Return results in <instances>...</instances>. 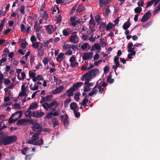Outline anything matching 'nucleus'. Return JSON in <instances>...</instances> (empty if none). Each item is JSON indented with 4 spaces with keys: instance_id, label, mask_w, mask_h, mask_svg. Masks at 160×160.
I'll return each mask as SVG.
<instances>
[{
    "instance_id": "f257e3e1",
    "label": "nucleus",
    "mask_w": 160,
    "mask_h": 160,
    "mask_svg": "<svg viewBox=\"0 0 160 160\" xmlns=\"http://www.w3.org/2000/svg\"><path fill=\"white\" fill-rule=\"evenodd\" d=\"M17 139V137L15 136H7L4 135V133L0 132V144L1 145L12 144L16 141Z\"/></svg>"
},
{
    "instance_id": "f03ea898",
    "label": "nucleus",
    "mask_w": 160,
    "mask_h": 160,
    "mask_svg": "<svg viewBox=\"0 0 160 160\" xmlns=\"http://www.w3.org/2000/svg\"><path fill=\"white\" fill-rule=\"evenodd\" d=\"M22 112L21 111H17L13 114L9 118L8 123L11 124L14 122L18 119L21 118L22 116Z\"/></svg>"
},
{
    "instance_id": "7ed1b4c3",
    "label": "nucleus",
    "mask_w": 160,
    "mask_h": 160,
    "mask_svg": "<svg viewBox=\"0 0 160 160\" xmlns=\"http://www.w3.org/2000/svg\"><path fill=\"white\" fill-rule=\"evenodd\" d=\"M122 53V52L120 50H118L117 52V56H115L114 58L113 61L115 65H113L112 68L113 69L115 70V72H116V69L118 68L120 65L119 62L118 61L119 59L118 57L120 56L121 55Z\"/></svg>"
},
{
    "instance_id": "20e7f679",
    "label": "nucleus",
    "mask_w": 160,
    "mask_h": 160,
    "mask_svg": "<svg viewBox=\"0 0 160 160\" xmlns=\"http://www.w3.org/2000/svg\"><path fill=\"white\" fill-rule=\"evenodd\" d=\"M91 74L89 73L88 72L82 75L81 78V79L82 80H85L86 81L84 82V85L87 84L90 80L92 79V77H91Z\"/></svg>"
},
{
    "instance_id": "39448f33",
    "label": "nucleus",
    "mask_w": 160,
    "mask_h": 160,
    "mask_svg": "<svg viewBox=\"0 0 160 160\" xmlns=\"http://www.w3.org/2000/svg\"><path fill=\"white\" fill-rule=\"evenodd\" d=\"M93 57L92 52H84L83 53L82 58L83 60H86L89 59H91Z\"/></svg>"
},
{
    "instance_id": "423d86ee",
    "label": "nucleus",
    "mask_w": 160,
    "mask_h": 160,
    "mask_svg": "<svg viewBox=\"0 0 160 160\" xmlns=\"http://www.w3.org/2000/svg\"><path fill=\"white\" fill-rule=\"evenodd\" d=\"M151 16V13L148 12L144 14L140 21L142 22H145L149 19Z\"/></svg>"
},
{
    "instance_id": "0eeeda50",
    "label": "nucleus",
    "mask_w": 160,
    "mask_h": 160,
    "mask_svg": "<svg viewBox=\"0 0 160 160\" xmlns=\"http://www.w3.org/2000/svg\"><path fill=\"white\" fill-rule=\"evenodd\" d=\"M42 126L40 125V124L38 122L37 120L35 121V123L31 127L32 130L34 132L36 131V130L39 129L40 130L42 129Z\"/></svg>"
},
{
    "instance_id": "6e6552de",
    "label": "nucleus",
    "mask_w": 160,
    "mask_h": 160,
    "mask_svg": "<svg viewBox=\"0 0 160 160\" xmlns=\"http://www.w3.org/2000/svg\"><path fill=\"white\" fill-rule=\"evenodd\" d=\"M64 87L61 85L52 91V93L54 95L57 94L61 92L63 90Z\"/></svg>"
},
{
    "instance_id": "1a4fd4ad",
    "label": "nucleus",
    "mask_w": 160,
    "mask_h": 160,
    "mask_svg": "<svg viewBox=\"0 0 160 160\" xmlns=\"http://www.w3.org/2000/svg\"><path fill=\"white\" fill-rule=\"evenodd\" d=\"M46 30L48 33L49 34H52V32L54 31V27L52 25H48L45 26Z\"/></svg>"
},
{
    "instance_id": "9d476101",
    "label": "nucleus",
    "mask_w": 160,
    "mask_h": 160,
    "mask_svg": "<svg viewBox=\"0 0 160 160\" xmlns=\"http://www.w3.org/2000/svg\"><path fill=\"white\" fill-rule=\"evenodd\" d=\"M83 84L82 82H77L76 83L73 84V85L71 87L72 88V89H73V90L75 91L80 88Z\"/></svg>"
},
{
    "instance_id": "9b49d317",
    "label": "nucleus",
    "mask_w": 160,
    "mask_h": 160,
    "mask_svg": "<svg viewBox=\"0 0 160 160\" xmlns=\"http://www.w3.org/2000/svg\"><path fill=\"white\" fill-rule=\"evenodd\" d=\"M70 108L73 111H78V108L77 104L75 102H71L70 105Z\"/></svg>"
},
{
    "instance_id": "f8f14e48",
    "label": "nucleus",
    "mask_w": 160,
    "mask_h": 160,
    "mask_svg": "<svg viewBox=\"0 0 160 160\" xmlns=\"http://www.w3.org/2000/svg\"><path fill=\"white\" fill-rule=\"evenodd\" d=\"M88 72L89 73L91 74V77L92 78L93 77H95L97 74H98L99 72V70L98 68H94L89 71Z\"/></svg>"
},
{
    "instance_id": "ddd939ff",
    "label": "nucleus",
    "mask_w": 160,
    "mask_h": 160,
    "mask_svg": "<svg viewBox=\"0 0 160 160\" xmlns=\"http://www.w3.org/2000/svg\"><path fill=\"white\" fill-rule=\"evenodd\" d=\"M72 88L71 87L69 89L67 90L63 95L64 96L66 94L67 96L69 97L72 96L73 95V92H75V91L73 89H72Z\"/></svg>"
},
{
    "instance_id": "4468645a",
    "label": "nucleus",
    "mask_w": 160,
    "mask_h": 160,
    "mask_svg": "<svg viewBox=\"0 0 160 160\" xmlns=\"http://www.w3.org/2000/svg\"><path fill=\"white\" fill-rule=\"evenodd\" d=\"M44 113L43 112H39L38 111L33 112L32 116L36 118H39L42 117Z\"/></svg>"
},
{
    "instance_id": "2eb2a0df",
    "label": "nucleus",
    "mask_w": 160,
    "mask_h": 160,
    "mask_svg": "<svg viewBox=\"0 0 160 160\" xmlns=\"http://www.w3.org/2000/svg\"><path fill=\"white\" fill-rule=\"evenodd\" d=\"M38 107V105L36 102L32 103L29 106L28 109L33 110L36 109Z\"/></svg>"
},
{
    "instance_id": "dca6fc26",
    "label": "nucleus",
    "mask_w": 160,
    "mask_h": 160,
    "mask_svg": "<svg viewBox=\"0 0 160 160\" xmlns=\"http://www.w3.org/2000/svg\"><path fill=\"white\" fill-rule=\"evenodd\" d=\"M64 56V54L63 52L60 53L56 58V60L58 62H61Z\"/></svg>"
},
{
    "instance_id": "f3484780",
    "label": "nucleus",
    "mask_w": 160,
    "mask_h": 160,
    "mask_svg": "<svg viewBox=\"0 0 160 160\" xmlns=\"http://www.w3.org/2000/svg\"><path fill=\"white\" fill-rule=\"evenodd\" d=\"M100 49V46L98 43H95L94 45L92 47L91 51H92L96 50H99Z\"/></svg>"
},
{
    "instance_id": "a211bd4d",
    "label": "nucleus",
    "mask_w": 160,
    "mask_h": 160,
    "mask_svg": "<svg viewBox=\"0 0 160 160\" xmlns=\"http://www.w3.org/2000/svg\"><path fill=\"white\" fill-rule=\"evenodd\" d=\"M43 143L44 141L43 139L41 138L40 139L35 142L34 143V145H35L41 146L43 144Z\"/></svg>"
},
{
    "instance_id": "6ab92c4d",
    "label": "nucleus",
    "mask_w": 160,
    "mask_h": 160,
    "mask_svg": "<svg viewBox=\"0 0 160 160\" xmlns=\"http://www.w3.org/2000/svg\"><path fill=\"white\" fill-rule=\"evenodd\" d=\"M84 10V7L82 5H80L76 9V12H78L80 13L82 12Z\"/></svg>"
},
{
    "instance_id": "aec40b11",
    "label": "nucleus",
    "mask_w": 160,
    "mask_h": 160,
    "mask_svg": "<svg viewBox=\"0 0 160 160\" xmlns=\"http://www.w3.org/2000/svg\"><path fill=\"white\" fill-rule=\"evenodd\" d=\"M30 109H27V110L25 112V115L26 117L31 118L32 115V113L31 111H29Z\"/></svg>"
},
{
    "instance_id": "412c9836",
    "label": "nucleus",
    "mask_w": 160,
    "mask_h": 160,
    "mask_svg": "<svg viewBox=\"0 0 160 160\" xmlns=\"http://www.w3.org/2000/svg\"><path fill=\"white\" fill-rule=\"evenodd\" d=\"M131 23L129 22H125L123 25V28L125 30H127L130 26Z\"/></svg>"
},
{
    "instance_id": "4be33fe9",
    "label": "nucleus",
    "mask_w": 160,
    "mask_h": 160,
    "mask_svg": "<svg viewBox=\"0 0 160 160\" xmlns=\"http://www.w3.org/2000/svg\"><path fill=\"white\" fill-rule=\"evenodd\" d=\"M24 123H26V119H21L18 121L17 124L18 125H22Z\"/></svg>"
},
{
    "instance_id": "5701e85b",
    "label": "nucleus",
    "mask_w": 160,
    "mask_h": 160,
    "mask_svg": "<svg viewBox=\"0 0 160 160\" xmlns=\"http://www.w3.org/2000/svg\"><path fill=\"white\" fill-rule=\"evenodd\" d=\"M55 105H56V107H57L58 106L57 102L55 100H53L52 102L50 103L49 104H48V108H49V109H51Z\"/></svg>"
},
{
    "instance_id": "b1692460",
    "label": "nucleus",
    "mask_w": 160,
    "mask_h": 160,
    "mask_svg": "<svg viewBox=\"0 0 160 160\" xmlns=\"http://www.w3.org/2000/svg\"><path fill=\"white\" fill-rule=\"evenodd\" d=\"M41 28V27L39 24L37 23H35L34 25V28L35 29V30H36L37 32H39L40 31Z\"/></svg>"
},
{
    "instance_id": "393cba45",
    "label": "nucleus",
    "mask_w": 160,
    "mask_h": 160,
    "mask_svg": "<svg viewBox=\"0 0 160 160\" xmlns=\"http://www.w3.org/2000/svg\"><path fill=\"white\" fill-rule=\"evenodd\" d=\"M112 26H114L113 23L111 22H109L106 26V30L107 31H109L112 28Z\"/></svg>"
},
{
    "instance_id": "a878e982",
    "label": "nucleus",
    "mask_w": 160,
    "mask_h": 160,
    "mask_svg": "<svg viewBox=\"0 0 160 160\" xmlns=\"http://www.w3.org/2000/svg\"><path fill=\"white\" fill-rule=\"evenodd\" d=\"M88 100L87 98H85L82 100V101L80 103V104L81 106H86V104L88 102Z\"/></svg>"
},
{
    "instance_id": "bb28decb",
    "label": "nucleus",
    "mask_w": 160,
    "mask_h": 160,
    "mask_svg": "<svg viewBox=\"0 0 160 160\" xmlns=\"http://www.w3.org/2000/svg\"><path fill=\"white\" fill-rule=\"evenodd\" d=\"M112 76L111 75H109L107 78V82L110 83H112L114 82V80L112 79Z\"/></svg>"
},
{
    "instance_id": "cd10ccee",
    "label": "nucleus",
    "mask_w": 160,
    "mask_h": 160,
    "mask_svg": "<svg viewBox=\"0 0 160 160\" xmlns=\"http://www.w3.org/2000/svg\"><path fill=\"white\" fill-rule=\"evenodd\" d=\"M69 48H71L73 51H76L78 49V46L77 45H70V47H69Z\"/></svg>"
},
{
    "instance_id": "c85d7f7f",
    "label": "nucleus",
    "mask_w": 160,
    "mask_h": 160,
    "mask_svg": "<svg viewBox=\"0 0 160 160\" xmlns=\"http://www.w3.org/2000/svg\"><path fill=\"white\" fill-rule=\"evenodd\" d=\"M142 10V8L139 7L135 8L134 9V12L135 13H140Z\"/></svg>"
},
{
    "instance_id": "c756f323",
    "label": "nucleus",
    "mask_w": 160,
    "mask_h": 160,
    "mask_svg": "<svg viewBox=\"0 0 160 160\" xmlns=\"http://www.w3.org/2000/svg\"><path fill=\"white\" fill-rule=\"evenodd\" d=\"M53 78H54V81L56 82V84H57L59 85L61 82V80L58 79L57 77L55 76H54Z\"/></svg>"
},
{
    "instance_id": "7c9ffc66",
    "label": "nucleus",
    "mask_w": 160,
    "mask_h": 160,
    "mask_svg": "<svg viewBox=\"0 0 160 160\" xmlns=\"http://www.w3.org/2000/svg\"><path fill=\"white\" fill-rule=\"evenodd\" d=\"M81 21L79 20H75L74 21L70 23L72 25L73 27H75L76 24L78 23L79 24L81 23Z\"/></svg>"
},
{
    "instance_id": "2f4dec72",
    "label": "nucleus",
    "mask_w": 160,
    "mask_h": 160,
    "mask_svg": "<svg viewBox=\"0 0 160 160\" xmlns=\"http://www.w3.org/2000/svg\"><path fill=\"white\" fill-rule=\"evenodd\" d=\"M135 49V48L134 47L133 48H131L130 49H128V52H130V53L135 55L136 54V52L134 51Z\"/></svg>"
},
{
    "instance_id": "473e14b6",
    "label": "nucleus",
    "mask_w": 160,
    "mask_h": 160,
    "mask_svg": "<svg viewBox=\"0 0 160 160\" xmlns=\"http://www.w3.org/2000/svg\"><path fill=\"white\" fill-rule=\"evenodd\" d=\"M41 132L40 130L36 132L33 135L32 138H37L38 137V135L40 134Z\"/></svg>"
},
{
    "instance_id": "72a5a7b5",
    "label": "nucleus",
    "mask_w": 160,
    "mask_h": 160,
    "mask_svg": "<svg viewBox=\"0 0 160 160\" xmlns=\"http://www.w3.org/2000/svg\"><path fill=\"white\" fill-rule=\"evenodd\" d=\"M44 51L43 49H38V55L40 56H43L44 55Z\"/></svg>"
},
{
    "instance_id": "f704fd0d",
    "label": "nucleus",
    "mask_w": 160,
    "mask_h": 160,
    "mask_svg": "<svg viewBox=\"0 0 160 160\" xmlns=\"http://www.w3.org/2000/svg\"><path fill=\"white\" fill-rule=\"evenodd\" d=\"M95 21L94 20L93 17H91V18L89 22V24H92L93 25V28H94L95 25Z\"/></svg>"
},
{
    "instance_id": "c9c22d12",
    "label": "nucleus",
    "mask_w": 160,
    "mask_h": 160,
    "mask_svg": "<svg viewBox=\"0 0 160 160\" xmlns=\"http://www.w3.org/2000/svg\"><path fill=\"white\" fill-rule=\"evenodd\" d=\"M84 87L83 91L84 92H86L90 91L91 88L87 85H85Z\"/></svg>"
},
{
    "instance_id": "e433bc0d",
    "label": "nucleus",
    "mask_w": 160,
    "mask_h": 160,
    "mask_svg": "<svg viewBox=\"0 0 160 160\" xmlns=\"http://www.w3.org/2000/svg\"><path fill=\"white\" fill-rule=\"evenodd\" d=\"M77 37V36L76 35H72L70 38V41L72 43H76L75 42V37Z\"/></svg>"
},
{
    "instance_id": "4c0bfd02",
    "label": "nucleus",
    "mask_w": 160,
    "mask_h": 160,
    "mask_svg": "<svg viewBox=\"0 0 160 160\" xmlns=\"http://www.w3.org/2000/svg\"><path fill=\"white\" fill-rule=\"evenodd\" d=\"M37 139V138H34L32 139L31 140H28L27 141V143L28 144H33L34 143V142L36 141Z\"/></svg>"
},
{
    "instance_id": "58836bf2",
    "label": "nucleus",
    "mask_w": 160,
    "mask_h": 160,
    "mask_svg": "<svg viewBox=\"0 0 160 160\" xmlns=\"http://www.w3.org/2000/svg\"><path fill=\"white\" fill-rule=\"evenodd\" d=\"M88 45V43H85L82 45L81 48L82 50H85L87 48Z\"/></svg>"
},
{
    "instance_id": "ea45409f",
    "label": "nucleus",
    "mask_w": 160,
    "mask_h": 160,
    "mask_svg": "<svg viewBox=\"0 0 160 160\" xmlns=\"http://www.w3.org/2000/svg\"><path fill=\"white\" fill-rule=\"evenodd\" d=\"M42 17L43 19L45 20H46L48 18V14L46 11H44V13L42 16Z\"/></svg>"
},
{
    "instance_id": "a19ab883",
    "label": "nucleus",
    "mask_w": 160,
    "mask_h": 160,
    "mask_svg": "<svg viewBox=\"0 0 160 160\" xmlns=\"http://www.w3.org/2000/svg\"><path fill=\"white\" fill-rule=\"evenodd\" d=\"M28 149V148L27 147L24 148L21 151L23 155H26Z\"/></svg>"
},
{
    "instance_id": "79ce46f5",
    "label": "nucleus",
    "mask_w": 160,
    "mask_h": 160,
    "mask_svg": "<svg viewBox=\"0 0 160 160\" xmlns=\"http://www.w3.org/2000/svg\"><path fill=\"white\" fill-rule=\"evenodd\" d=\"M26 123H31L33 126L35 123V121L32 120L26 119Z\"/></svg>"
},
{
    "instance_id": "37998d69",
    "label": "nucleus",
    "mask_w": 160,
    "mask_h": 160,
    "mask_svg": "<svg viewBox=\"0 0 160 160\" xmlns=\"http://www.w3.org/2000/svg\"><path fill=\"white\" fill-rule=\"evenodd\" d=\"M42 106L45 109L48 110L49 109L48 104L47 102H45L42 104Z\"/></svg>"
},
{
    "instance_id": "c03bdc74",
    "label": "nucleus",
    "mask_w": 160,
    "mask_h": 160,
    "mask_svg": "<svg viewBox=\"0 0 160 160\" xmlns=\"http://www.w3.org/2000/svg\"><path fill=\"white\" fill-rule=\"evenodd\" d=\"M75 61L76 58L75 56L73 55L70 58L69 61L70 62H71V63L74 62H75Z\"/></svg>"
},
{
    "instance_id": "a18cd8bd",
    "label": "nucleus",
    "mask_w": 160,
    "mask_h": 160,
    "mask_svg": "<svg viewBox=\"0 0 160 160\" xmlns=\"http://www.w3.org/2000/svg\"><path fill=\"white\" fill-rule=\"evenodd\" d=\"M77 4L73 6V7L72 8V9H71V12H70V14H72L75 12V10L76 9V8H77Z\"/></svg>"
},
{
    "instance_id": "49530a36",
    "label": "nucleus",
    "mask_w": 160,
    "mask_h": 160,
    "mask_svg": "<svg viewBox=\"0 0 160 160\" xmlns=\"http://www.w3.org/2000/svg\"><path fill=\"white\" fill-rule=\"evenodd\" d=\"M71 98L70 97H68L67 99H66L64 101V103L65 105H67L68 104L71 102Z\"/></svg>"
},
{
    "instance_id": "de8ad7c7",
    "label": "nucleus",
    "mask_w": 160,
    "mask_h": 160,
    "mask_svg": "<svg viewBox=\"0 0 160 160\" xmlns=\"http://www.w3.org/2000/svg\"><path fill=\"white\" fill-rule=\"evenodd\" d=\"M29 74L30 78H35L36 76V74L33 72H32L31 71L29 72Z\"/></svg>"
},
{
    "instance_id": "09e8293b",
    "label": "nucleus",
    "mask_w": 160,
    "mask_h": 160,
    "mask_svg": "<svg viewBox=\"0 0 160 160\" xmlns=\"http://www.w3.org/2000/svg\"><path fill=\"white\" fill-rule=\"evenodd\" d=\"M57 119L56 118H53V121H54L53 124V127H56L59 124L58 122L57 121Z\"/></svg>"
},
{
    "instance_id": "8fccbe9b",
    "label": "nucleus",
    "mask_w": 160,
    "mask_h": 160,
    "mask_svg": "<svg viewBox=\"0 0 160 160\" xmlns=\"http://www.w3.org/2000/svg\"><path fill=\"white\" fill-rule=\"evenodd\" d=\"M63 123V124L65 127H67L69 124V122L68 120H63L62 121Z\"/></svg>"
},
{
    "instance_id": "3c124183",
    "label": "nucleus",
    "mask_w": 160,
    "mask_h": 160,
    "mask_svg": "<svg viewBox=\"0 0 160 160\" xmlns=\"http://www.w3.org/2000/svg\"><path fill=\"white\" fill-rule=\"evenodd\" d=\"M25 8V6H22L20 8V12L22 14H25V12H24Z\"/></svg>"
},
{
    "instance_id": "603ef678",
    "label": "nucleus",
    "mask_w": 160,
    "mask_h": 160,
    "mask_svg": "<svg viewBox=\"0 0 160 160\" xmlns=\"http://www.w3.org/2000/svg\"><path fill=\"white\" fill-rule=\"evenodd\" d=\"M99 2L100 6L101 7H103L104 5H105V0H99Z\"/></svg>"
},
{
    "instance_id": "864d4df0",
    "label": "nucleus",
    "mask_w": 160,
    "mask_h": 160,
    "mask_svg": "<svg viewBox=\"0 0 160 160\" xmlns=\"http://www.w3.org/2000/svg\"><path fill=\"white\" fill-rule=\"evenodd\" d=\"M62 33L63 35L68 36L69 35V32L66 29H64L62 31Z\"/></svg>"
},
{
    "instance_id": "5fc2aeb1",
    "label": "nucleus",
    "mask_w": 160,
    "mask_h": 160,
    "mask_svg": "<svg viewBox=\"0 0 160 160\" xmlns=\"http://www.w3.org/2000/svg\"><path fill=\"white\" fill-rule=\"evenodd\" d=\"M36 79L38 81H40L42 80L43 79V76L41 75H37L36 77Z\"/></svg>"
},
{
    "instance_id": "6e6d98bb",
    "label": "nucleus",
    "mask_w": 160,
    "mask_h": 160,
    "mask_svg": "<svg viewBox=\"0 0 160 160\" xmlns=\"http://www.w3.org/2000/svg\"><path fill=\"white\" fill-rule=\"evenodd\" d=\"M40 131V132H49L50 131V129L48 128H44V129H42H42H41Z\"/></svg>"
},
{
    "instance_id": "4d7b16f0",
    "label": "nucleus",
    "mask_w": 160,
    "mask_h": 160,
    "mask_svg": "<svg viewBox=\"0 0 160 160\" xmlns=\"http://www.w3.org/2000/svg\"><path fill=\"white\" fill-rule=\"evenodd\" d=\"M52 112L48 113L46 116L47 118L50 119L52 118Z\"/></svg>"
},
{
    "instance_id": "13d9d810",
    "label": "nucleus",
    "mask_w": 160,
    "mask_h": 160,
    "mask_svg": "<svg viewBox=\"0 0 160 160\" xmlns=\"http://www.w3.org/2000/svg\"><path fill=\"white\" fill-rule=\"evenodd\" d=\"M52 97V95H48L45 98L46 101H48L51 100Z\"/></svg>"
},
{
    "instance_id": "bf43d9fd",
    "label": "nucleus",
    "mask_w": 160,
    "mask_h": 160,
    "mask_svg": "<svg viewBox=\"0 0 160 160\" xmlns=\"http://www.w3.org/2000/svg\"><path fill=\"white\" fill-rule=\"evenodd\" d=\"M78 111H73L74 115L76 118L80 116V114L79 112H77Z\"/></svg>"
},
{
    "instance_id": "052dcab7",
    "label": "nucleus",
    "mask_w": 160,
    "mask_h": 160,
    "mask_svg": "<svg viewBox=\"0 0 160 160\" xmlns=\"http://www.w3.org/2000/svg\"><path fill=\"white\" fill-rule=\"evenodd\" d=\"M5 19L4 18L3 20H2L0 24V27L2 28H3V26L5 24Z\"/></svg>"
},
{
    "instance_id": "680f3d73",
    "label": "nucleus",
    "mask_w": 160,
    "mask_h": 160,
    "mask_svg": "<svg viewBox=\"0 0 160 160\" xmlns=\"http://www.w3.org/2000/svg\"><path fill=\"white\" fill-rule=\"evenodd\" d=\"M38 43V42H35L32 44V46L35 48H38L39 46Z\"/></svg>"
},
{
    "instance_id": "e2e57ef3",
    "label": "nucleus",
    "mask_w": 160,
    "mask_h": 160,
    "mask_svg": "<svg viewBox=\"0 0 160 160\" xmlns=\"http://www.w3.org/2000/svg\"><path fill=\"white\" fill-rule=\"evenodd\" d=\"M13 105L14 106L15 108H18L19 109L21 108V106L18 103H14L13 104Z\"/></svg>"
},
{
    "instance_id": "0e129e2a",
    "label": "nucleus",
    "mask_w": 160,
    "mask_h": 160,
    "mask_svg": "<svg viewBox=\"0 0 160 160\" xmlns=\"http://www.w3.org/2000/svg\"><path fill=\"white\" fill-rule=\"evenodd\" d=\"M153 2L152 0H151V1L148 2L147 4L146 8H148V7H150L151 6L153 3Z\"/></svg>"
},
{
    "instance_id": "69168bd1",
    "label": "nucleus",
    "mask_w": 160,
    "mask_h": 160,
    "mask_svg": "<svg viewBox=\"0 0 160 160\" xmlns=\"http://www.w3.org/2000/svg\"><path fill=\"white\" fill-rule=\"evenodd\" d=\"M28 44V43L27 42L24 43H22L21 44V47L23 49H25L26 48V45Z\"/></svg>"
},
{
    "instance_id": "338daca9",
    "label": "nucleus",
    "mask_w": 160,
    "mask_h": 160,
    "mask_svg": "<svg viewBox=\"0 0 160 160\" xmlns=\"http://www.w3.org/2000/svg\"><path fill=\"white\" fill-rule=\"evenodd\" d=\"M32 157V155L31 154H29L27 155L25 158V160H30Z\"/></svg>"
},
{
    "instance_id": "774afa93",
    "label": "nucleus",
    "mask_w": 160,
    "mask_h": 160,
    "mask_svg": "<svg viewBox=\"0 0 160 160\" xmlns=\"http://www.w3.org/2000/svg\"><path fill=\"white\" fill-rule=\"evenodd\" d=\"M49 59L48 58H45L42 61V62L45 65L46 64H48L49 61Z\"/></svg>"
}]
</instances>
